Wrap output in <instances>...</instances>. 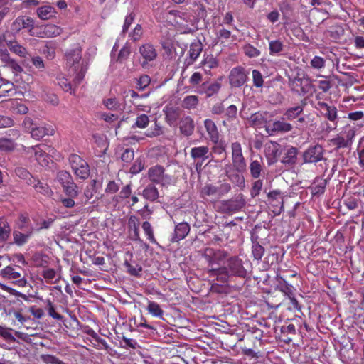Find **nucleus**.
Masks as SVG:
<instances>
[{"label":"nucleus","instance_id":"21","mask_svg":"<svg viewBox=\"0 0 364 364\" xmlns=\"http://www.w3.org/2000/svg\"><path fill=\"white\" fill-rule=\"evenodd\" d=\"M221 88V84L218 82H204L200 85L196 92L200 95H205L206 97H210L217 94Z\"/></svg>","mask_w":364,"mask_h":364},{"label":"nucleus","instance_id":"10","mask_svg":"<svg viewBox=\"0 0 364 364\" xmlns=\"http://www.w3.org/2000/svg\"><path fill=\"white\" fill-rule=\"evenodd\" d=\"M324 151L323 147L318 144L309 146L308 149L303 152V163L316 164L322 161L324 159Z\"/></svg>","mask_w":364,"mask_h":364},{"label":"nucleus","instance_id":"29","mask_svg":"<svg viewBox=\"0 0 364 364\" xmlns=\"http://www.w3.org/2000/svg\"><path fill=\"white\" fill-rule=\"evenodd\" d=\"M286 46L284 42L278 38L269 41V53L271 56L280 57L284 55Z\"/></svg>","mask_w":364,"mask_h":364},{"label":"nucleus","instance_id":"45","mask_svg":"<svg viewBox=\"0 0 364 364\" xmlns=\"http://www.w3.org/2000/svg\"><path fill=\"white\" fill-rule=\"evenodd\" d=\"M327 181L321 178H316L311 187L313 196H319L325 192Z\"/></svg>","mask_w":364,"mask_h":364},{"label":"nucleus","instance_id":"64","mask_svg":"<svg viewBox=\"0 0 364 364\" xmlns=\"http://www.w3.org/2000/svg\"><path fill=\"white\" fill-rule=\"evenodd\" d=\"M15 148L13 139L1 137L0 138V150L12 151Z\"/></svg>","mask_w":364,"mask_h":364},{"label":"nucleus","instance_id":"20","mask_svg":"<svg viewBox=\"0 0 364 364\" xmlns=\"http://www.w3.org/2000/svg\"><path fill=\"white\" fill-rule=\"evenodd\" d=\"M0 60L4 67L11 69L14 74L23 71L21 66L10 56L6 48H0Z\"/></svg>","mask_w":364,"mask_h":364},{"label":"nucleus","instance_id":"9","mask_svg":"<svg viewBox=\"0 0 364 364\" xmlns=\"http://www.w3.org/2000/svg\"><path fill=\"white\" fill-rule=\"evenodd\" d=\"M31 154H34L36 160L41 166H47L49 164L50 155H55L57 151L46 144H38L31 148Z\"/></svg>","mask_w":364,"mask_h":364},{"label":"nucleus","instance_id":"51","mask_svg":"<svg viewBox=\"0 0 364 364\" xmlns=\"http://www.w3.org/2000/svg\"><path fill=\"white\" fill-rule=\"evenodd\" d=\"M63 192L68 197L76 198L79 195L77 185L73 181L62 186Z\"/></svg>","mask_w":364,"mask_h":364},{"label":"nucleus","instance_id":"60","mask_svg":"<svg viewBox=\"0 0 364 364\" xmlns=\"http://www.w3.org/2000/svg\"><path fill=\"white\" fill-rule=\"evenodd\" d=\"M130 53L131 47L128 43H125V45L119 50V53L117 55V61L122 63L129 58Z\"/></svg>","mask_w":364,"mask_h":364},{"label":"nucleus","instance_id":"22","mask_svg":"<svg viewBox=\"0 0 364 364\" xmlns=\"http://www.w3.org/2000/svg\"><path fill=\"white\" fill-rule=\"evenodd\" d=\"M250 176L253 178H259L264 176V163L261 156L251 159L249 164Z\"/></svg>","mask_w":364,"mask_h":364},{"label":"nucleus","instance_id":"61","mask_svg":"<svg viewBox=\"0 0 364 364\" xmlns=\"http://www.w3.org/2000/svg\"><path fill=\"white\" fill-rule=\"evenodd\" d=\"M46 304L48 315L54 319H56L58 321H62L63 316L55 311V306L53 302L50 299H47Z\"/></svg>","mask_w":364,"mask_h":364},{"label":"nucleus","instance_id":"39","mask_svg":"<svg viewBox=\"0 0 364 364\" xmlns=\"http://www.w3.org/2000/svg\"><path fill=\"white\" fill-rule=\"evenodd\" d=\"M4 41L10 51L20 57H26L27 50L23 46L20 45L16 41L7 40L6 37H4Z\"/></svg>","mask_w":364,"mask_h":364},{"label":"nucleus","instance_id":"6","mask_svg":"<svg viewBox=\"0 0 364 364\" xmlns=\"http://www.w3.org/2000/svg\"><path fill=\"white\" fill-rule=\"evenodd\" d=\"M23 125L31 133V136L37 140L45 136H53L55 134L53 127L48 124H39L33 122L30 118L23 121Z\"/></svg>","mask_w":364,"mask_h":364},{"label":"nucleus","instance_id":"25","mask_svg":"<svg viewBox=\"0 0 364 364\" xmlns=\"http://www.w3.org/2000/svg\"><path fill=\"white\" fill-rule=\"evenodd\" d=\"M207 272L210 278L215 279L222 284L227 283L229 278L231 277L226 266L222 267H211L208 269Z\"/></svg>","mask_w":364,"mask_h":364},{"label":"nucleus","instance_id":"4","mask_svg":"<svg viewBox=\"0 0 364 364\" xmlns=\"http://www.w3.org/2000/svg\"><path fill=\"white\" fill-rule=\"evenodd\" d=\"M147 177L153 184L168 187L173 182L172 176L166 173L163 166L156 164L151 166L147 172Z\"/></svg>","mask_w":364,"mask_h":364},{"label":"nucleus","instance_id":"16","mask_svg":"<svg viewBox=\"0 0 364 364\" xmlns=\"http://www.w3.org/2000/svg\"><path fill=\"white\" fill-rule=\"evenodd\" d=\"M34 20L33 18L27 16H18L11 25V31L13 33H18L22 29H27L31 36L34 28Z\"/></svg>","mask_w":364,"mask_h":364},{"label":"nucleus","instance_id":"41","mask_svg":"<svg viewBox=\"0 0 364 364\" xmlns=\"http://www.w3.org/2000/svg\"><path fill=\"white\" fill-rule=\"evenodd\" d=\"M27 183L32 186L37 192L44 196H50L52 193V191L47 183L41 182L35 178L31 179V181H27Z\"/></svg>","mask_w":364,"mask_h":364},{"label":"nucleus","instance_id":"12","mask_svg":"<svg viewBox=\"0 0 364 364\" xmlns=\"http://www.w3.org/2000/svg\"><path fill=\"white\" fill-rule=\"evenodd\" d=\"M232 166L236 171L243 172L246 169V161L242 154L240 143L236 141L231 144Z\"/></svg>","mask_w":364,"mask_h":364},{"label":"nucleus","instance_id":"57","mask_svg":"<svg viewBox=\"0 0 364 364\" xmlns=\"http://www.w3.org/2000/svg\"><path fill=\"white\" fill-rule=\"evenodd\" d=\"M150 122V119L148 115L145 114H141L137 116L134 125L133 127H136L140 129H144L148 127Z\"/></svg>","mask_w":364,"mask_h":364},{"label":"nucleus","instance_id":"30","mask_svg":"<svg viewBox=\"0 0 364 364\" xmlns=\"http://www.w3.org/2000/svg\"><path fill=\"white\" fill-rule=\"evenodd\" d=\"M191 230L190 225L188 223H179L175 226L174 234L171 238L172 242H178L184 239Z\"/></svg>","mask_w":364,"mask_h":364},{"label":"nucleus","instance_id":"36","mask_svg":"<svg viewBox=\"0 0 364 364\" xmlns=\"http://www.w3.org/2000/svg\"><path fill=\"white\" fill-rule=\"evenodd\" d=\"M164 112L165 115V120L169 125L175 124L179 119L180 109L178 107L166 105L164 108Z\"/></svg>","mask_w":364,"mask_h":364},{"label":"nucleus","instance_id":"49","mask_svg":"<svg viewBox=\"0 0 364 364\" xmlns=\"http://www.w3.org/2000/svg\"><path fill=\"white\" fill-rule=\"evenodd\" d=\"M11 228L6 220L1 219L0 221V242H6L11 234Z\"/></svg>","mask_w":364,"mask_h":364},{"label":"nucleus","instance_id":"23","mask_svg":"<svg viewBox=\"0 0 364 364\" xmlns=\"http://www.w3.org/2000/svg\"><path fill=\"white\" fill-rule=\"evenodd\" d=\"M354 136V131L350 130L347 133L346 137L338 134L336 137L331 139L330 141L333 146H336V150L342 148H349L353 144Z\"/></svg>","mask_w":364,"mask_h":364},{"label":"nucleus","instance_id":"48","mask_svg":"<svg viewBox=\"0 0 364 364\" xmlns=\"http://www.w3.org/2000/svg\"><path fill=\"white\" fill-rule=\"evenodd\" d=\"M141 228L150 242L154 245H158V242L154 236V228L149 221L143 222Z\"/></svg>","mask_w":364,"mask_h":364},{"label":"nucleus","instance_id":"52","mask_svg":"<svg viewBox=\"0 0 364 364\" xmlns=\"http://www.w3.org/2000/svg\"><path fill=\"white\" fill-rule=\"evenodd\" d=\"M246 56L250 58H257L261 55V51L250 43H247L242 47Z\"/></svg>","mask_w":364,"mask_h":364},{"label":"nucleus","instance_id":"32","mask_svg":"<svg viewBox=\"0 0 364 364\" xmlns=\"http://www.w3.org/2000/svg\"><path fill=\"white\" fill-rule=\"evenodd\" d=\"M194 128V121L190 116H186L181 119L179 122V129L183 135L186 136L192 135Z\"/></svg>","mask_w":364,"mask_h":364},{"label":"nucleus","instance_id":"14","mask_svg":"<svg viewBox=\"0 0 364 364\" xmlns=\"http://www.w3.org/2000/svg\"><path fill=\"white\" fill-rule=\"evenodd\" d=\"M228 79L232 87H240L248 79L247 73L242 66H236L230 70Z\"/></svg>","mask_w":364,"mask_h":364},{"label":"nucleus","instance_id":"1","mask_svg":"<svg viewBox=\"0 0 364 364\" xmlns=\"http://www.w3.org/2000/svg\"><path fill=\"white\" fill-rule=\"evenodd\" d=\"M82 48L79 45H75L72 48L68 49L65 55L66 65L69 67V72H73L75 74L73 78L75 87L78 86L82 82L88 69L87 64L80 63L82 60Z\"/></svg>","mask_w":364,"mask_h":364},{"label":"nucleus","instance_id":"56","mask_svg":"<svg viewBox=\"0 0 364 364\" xmlns=\"http://www.w3.org/2000/svg\"><path fill=\"white\" fill-rule=\"evenodd\" d=\"M202 64L205 71H210L218 66V61L213 56H208L203 60Z\"/></svg>","mask_w":364,"mask_h":364},{"label":"nucleus","instance_id":"59","mask_svg":"<svg viewBox=\"0 0 364 364\" xmlns=\"http://www.w3.org/2000/svg\"><path fill=\"white\" fill-rule=\"evenodd\" d=\"M56 271L53 268H47L42 271L41 275L46 279V282L48 284H53L58 282V279H57L55 282L53 280L56 277Z\"/></svg>","mask_w":364,"mask_h":364},{"label":"nucleus","instance_id":"35","mask_svg":"<svg viewBox=\"0 0 364 364\" xmlns=\"http://www.w3.org/2000/svg\"><path fill=\"white\" fill-rule=\"evenodd\" d=\"M57 11L55 9L50 5H44L36 9V15L43 21L52 19L55 17Z\"/></svg>","mask_w":364,"mask_h":364},{"label":"nucleus","instance_id":"3","mask_svg":"<svg viewBox=\"0 0 364 364\" xmlns=\"http://www.w3.org/2000/svg\"><path fill=\"white\" fill-rule=\"evenodd\" d=\"M231 190V186L228 183H222L219 186L205 184L200 191V197L205 200L211 198V201H216Z\"/></svg>","mask_w":364,"mask_h":364},{"label":"nucleus","instance_id":"63","mask_svg":"<svg viewBox=\"0 0 364 364\" xmlns=\"http://www.w3.org/2000/svg\"><path fill=\"white\" fill-rule=\"evenodd\" d=\"M144 168V161L140 158H137L134 164L132 165L129 169V172L132 174H137L140 173Z\"/></svg>","mask_w":364,"mask_h":364},{"label":"nucleus","instance_id":"31","mask_svg":"<svg viewBox=\"0 0 364 364\" xmlns=\"http://www.w3.org/2000/svg\"><path fill=\"white\" fill-rule=\"evenodd\" d=\"M203 46L200 41L191 43L188 50V58L186 59V63L189 65L193 64L200 55Z\"/></svg>","mask_w":364,"mask_h":364},{"label":"nucleus","instance_id":"38","mask_svg":"<svg viewBox=\"0 0 364 364\" xmlns=\"http://www.w3.org/2000/svg\"><path fill=\"white\" fill-rule=\"evenodd\" d=\"M240 116L242 118L247 119L252 126L262 125L264 122V115L261 112H257L249 117L247 114L245 112V110L242 109L240 111Z\"/></svg>","mask_w":364,"mask_h":364},{"label":"nucleus","instance_id":"5","mask_svg":"<svg viewBox=\"0 0 364 364\" xmlns=\"http://www.w3.org/2000/svg\"><path fill=\"white\" fill-rule=\"evenodd\" d=\"M313 80L309 77H300L298 74L293 78H289V87L293 92L299 95H305L315 91Z\"/></svg>","mask_w":364,"mask_h":364},{"label":"nucleus","instance_id":"27","mask_svg":"<svg viewBox=\"0 0 364 364\" xmlns=\"http://www.w3.org/2000/svg\"><path fill=\"white\" fill-rule=\"evenodd\" d=\"M306 105V100H302L300 105L288 108L283 114L282 119L288 121L297 119L302 114Z\"/></svg>","mask_w":364,"mask_h":364},{"label":"nucleus","instance_id":"47","mask_svg":"<svg viewBox=\"0 0 364 364\" xmlns=\"http://www.w3.org/2000/svg\"><path fill=\"white\" fill-rule=\"evenodd\" d=\"M132 195V186L131 183L127 184L126 186H123L119 194L114 196L113 197V201L119 203L122 202L124 199L129 198Z\"/></svg>","mask_w":364,"mask_h":364},{"label":"nucleus","instance_id":"17","mask_svg":"<svg viewBox=\"0 0 364 364\" xmlns=\"http://www.w3.org/2000/svg\"><path fill=\"white\" fill-rule=\"evenodd\" d=\"M226 267L231 277H238L245 279L247 272L243 266L242 260L237 257H232L227 261Z\"/></svg>","mask_w":364,"mask_h":364},{"label":"nucleus","instance_id":"43","mask_svg":"<svg viewBox=\"0 0 364 364\" xmlns=\"http://www.w3.org/2000/svg\"><path fill=\"white\" fill-rule=\"evenodd\" d=\"M199 105V98L197 95H187L181 101V107L185 109H196Z\"/></svg>","mask_w":364,"mask_h":364},{"label":"nucleus","instance_id":"28","mask_svg":"<svg viewBox=\"0 0 364 364\" xmlns=\"http://www.w3.org/2000/svg\"><path fill=\"white\" fill-rule=\"evenodd\" d=\"M128 232L133 241L140 240L139 220L136 215H131L127 223Z\"/></svg>","mask_w":364,"mask_h":364},{"label":"nucleus","instance_id":"50","mask_svg":"<svg viewBox=\"0 0 364 364\" xmlns=\"http://www.w3.org/2000/svg\"><path fill=\"white\" fill-rule=\"evenodd\" d=\"M58 85L65 92H69L72 95L75 94V87L71 85L68 79L60 75L57 77Z\"/></svg>","mask_w":364,"mask_h":364},{"label":"nucleus","instance_id":"7","mask_svg":"<svg viewBox=\"0 0 364 364\" xmlns=\"http://www.w3.org/2000/svg\"><path fill=\"white\" fill-rule=\"evenodd\" d=\"M69 164L74 174L80 179H86L90 176V166L80 156L72 154L68 158Z\"/></svg>","mask_w":364,"mask_h":364},{"label":"nucleus","instance_id":"13","mask_svg":"<svg viewBox=\"0 0 364 364\" xmlns=\"http://www.w3.org/2000/svg\"><path fill=\"white\" fill-rule=\"evenodd\" d=\"M62 32V28L50 23L38 26L36 28L34 27L31 36H36L41 38H53L60 36Z\"/></svg>","mask_w":364,"mask_h":364},{"label":"nucleus","instance_id":"18","mask_svg":"<svg viewBox=\"0 0 364 364\" xmlns=\"http://www.w3.org/2000/svg\"><path fill=\"white\" fill-rule=\"evenodd\" d=\"M203 257L208 262V269H209L214 267L215 264L220 265L228 257V253L224 250L207 248L205 250Z\"/></svg>","mask_w":364,"mask_h":364},{"label":"nucleus","instance_id":"37","mask_svg":"<svg viewBox=\"0 0 364 364\" xmlns=\"http://www.w3.org/2000/svg\"><path fill=\"white\" fill-rule=\"evenodd\" d=\"M293 129V126L289 123L285 122V120H283L282 119L281 120H277L274 121L273 123L269 124L267 129H270L273 132H282L286 133L291 131Z\"/></svg>","mask_w":364,"mask_h":364},{"label":"nucleus","instance_id":"26","mask_svg":"<svg viewBox=\"0 0 364 364\" xmlns=\"http://www.w3.org/2000/svg\"><path fill=\"white\" fill-rule=\"evenodd\" d=\"M204 127L211 142L216 144L220 139V134L215 123L211 119L204 120Z\"/></svg>","mask_w":364,"mask_h":364},{"label":"nucleus","instance_id":"42","mask_svg":"<svg viewBox=\"0 0 364 364\" xmlns=\"http://www.w3.org/2000/svg\"><path fill=\"white\" fill-rule=\"evenodd\" d=\"M33 229L32 228L26 232L23 233L19 231H14L13 233L14 241L18 246H22L26 244L28 239L32 236Z\"/></svg>","mask_w":364,"mask_h":364},{"label":"nucleus","instance_id":"15","mask_svg":"<svg viewBox=\"0 0 364 364\" xmlns=\"http://www.w3.org/2000/svg\"><path fill=\"white\" fill-rule=\"evenodd\" d=\"M318 108L321 110V114L332 123L331 125L328 126V129H335L337 127L338 117V110L333 105H329L324 102H318Z\"/></svg>","mask_w":364,"mask_h":364},{"label":"nucleus","instance_id":"62","mask_svg":"<svg viewBox=\"0 0 364 364\" xmlns=\"http://www.w3.org/2000/svg\"><path fill=\"white\" fill-rule=\"evenodd\" d=\"M163 129L160 124L156 120L154 122V127L150 129H149L146 136L150 138L160 136L163 134Z\"/></svg>","mask_w":364,"mask_h":364},{"label":"nucleus","instance_id":"54","mask_svg":"<svg viewBox=\"0 0 364 364\" xmlns=\"http://www.w3.org/2000/svg\"><path fill=\"white\" fill-rule=\"evenodd\" d=\"M264 253V248L259 245V242H255L252 243V255L255 260H260Z\"/></svg>","mask_w":364,"mask_h":364},{"label":"nucleus","instance_id":"44","mask_svg":"<svg viewBox=\"0 0 364 364\" xmlns=\"http://www.w3.org/2000/svg\"><path fill=\"white\" fill-rule=\"evenodd\" d=\"M344 34V29L343 26L338 24H334L329 27L326 31V35L332 41H336L341 38Z\"/></svg>","mask_w":364,"mask_h":364},{"label":"nucleus","instance_id":"40","mask_svg":"<svg viewBox=\"0 0 364 364\" xmlns=\"http://www.w3.org/2000/svg\"><path fill=\"white\" fill-rule=\"evenodd\" d=\"M142 196L147 200L154 202L159 197L158 188L153 183L148 184L142 191Z\"/></svg>","mask_w":364,"mask_h":364},{"label":"nucleus","instance_id":"46","mask_svg":"<svg viewBox=\"0 0 364 364\" xmlns=\"http://www.w3.org/2000/svg\"><path fill=\"white\" fill-rule=\"evenodd\" d=\"M146 310L153 316L162 318L164 315V310L161 308L160 305L150 300L147 301Z\"/></svg>","mask_w":364,"mask_h":364},{"label":"nucleus","instance_id":"55","mask_svg":"<svg viewBox=\"0 0 364 364\" xmlns=\"http://www.w3.org/2000/svg\"><path fill=\"white\" fill-rule=\"evenodd\" d=\"M240 172L232 173L229 175V178L235 186L240 188H243L245 186L244 176L240 173Z\"/></svg>","mask_w":364,"mask_h":364},{"label":"nucleus","instance_id":"58","mask_svg":"<svg viewBox=\"0 0 364 364\" xmlns=\"http://www.w3.org/2000/svg\"><path fill=\"white\" fill-rule=\"evenodd\" d=\"M40 359L45 364H65L63 360L50 354H41Z\"/></svg>","mask_w":364,"mask_h":364},{"label":"nucleus","instance_id":"19","mask_svg":"<svg viewBox=\"0 0 364 364\" xmlns=\"http://www.w3.org/2000/svg\"><path fill=\"white\" fill-rule=\"evenodd\" d=\"M269 309H277L280 306H288V299L282 292H277V290L269 293L265 301Z\"/></svg>","mask_w":364,"mask_h":364},{"label":"nucleus","instance_id":"2","mask_svg":"<svg viewBox=\"0 0 364 364\" xmlns=\"http://www.w3.org/2000/svg\"><path fill=\"white\" fill-rule=\"evenodd\" d=\"M277 284V291L282 292L285 294V297L288 299L287 309L291 311L301 312V306L295 298V287L289 284L287 280L280 274H277L275 277Z\"/></svg>","mask_w":364,"mask_h":364},{"label":"nucleus","instance_id":"24","mask_svg":"<svg viewBox=\"0 0 364 364\" xmlns=\"http://www.w3.org/2000/svg\"><path fill=\"white\" fill-rule=\"evenodd\" d=\"M139 53L144 59L142 66L149 62L154 60L157 58V52L155 47L149 43H144L139 47Z\"/></svg>","mask_w":364,"mask_h":364},{"label":"nucleus","instance_id":"34","mask_svg":"<svg viewBox=\"0 0 364 364\" xmlns=\"http://www.w3.org/2000/svg\"><path fill=\"white\" fill-rule=\"evenodd\" d=\"M190 155L194 160L200 159L202 162L208 159L211 155L207 146H195L191 149Z\"/></svg>","mask_w":364,"mask_h":364},{"label":"nucleus","instance_id":"8","mask_svg":"<svg viewBox=\"0 0 364 364\" xmlns=\"http://www.w3.org/2000/svg\"><path fill=\"white\" fill-rule=\"evenodd\" d=\"M1 276L4 279L12 280L20 287H24L26 284L23 269L18 265L6 267L1 270Z\"/></svg>","mask_w":364,"mask_h":364},{"label":"nucleus","instance_id":"53","mask_svg":"<svg viewBox=\"0 0 364 364\" xmlns=\"http://www.w3.org/2000/svg\"><path fill=\"white\" fill-rule=\"evenodd\" d=\"M57 178L62 186L74 181L71 174L67 171H60L58 173Z\"/></svg>","mask_w":364,"mask_h":364},{"label":"nucleus","instance_id":"33","mask_svg":"<svg viewBox=\"0 0 364 364\" xmlns=\"http://www.w3.org/2000/svg\"><path fill=\"white\" fill-rule=\"evenodd\" d=\"M298 154L296 147L289 146L284 151L281 162L285 166H293L296 163Z\"/></svg>","mask_w":364,"mask_h":364},{"label":"nucleus","instance_id":"11","mask_svg":"<svg viewBox=\"0 0 364 364\" xmlns=\"http://www.w3.org/2000/svg\"><path fill=\"white\" fill-rule=\"evenodd\" d=\"M245 205V200L242 196L222 200L219 210L222 213L232 214L242 210Z\"/></svg>","mask_w":364,"mask_h":364}]
</instances>
